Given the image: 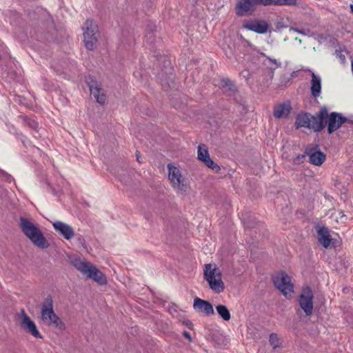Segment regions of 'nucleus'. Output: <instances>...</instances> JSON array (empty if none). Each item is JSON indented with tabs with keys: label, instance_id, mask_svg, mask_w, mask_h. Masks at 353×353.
I'll list each match as a JSON object with an SVG mask.
<instances>
[{
	"label": "nucleus",
	"instance_id": "obj_19",
	"mask_svg": "<svg viewBox=\"0 0 353 353\" xmlns=\"http://www.w3.org/2000/svg\"><path fill=\"white\" fill-rule=\"evenodd\" d=\"M311 73V86H310V92L311 95L317 98L320 96L321 93L322 89V81L320 76L316 75L313 71L311 70H307Z\"/></svg>",
	"mask_w": 353,
	"mask_h": 353
},
{
	"label": "nucleus",
	"instance_id": "obj_41",
	"mask_svg": "<svg viewBox=\"0 0 353 353\" xmlns=\"http://www.w3.org/2000/svg\"><path fill=\"white\" fill-rule=\"evenodd\" d=\"M339 57H340L341 59H345V56H344V55H343L342 54H341V53H340V54H339Z\"/></svg>",
	"mask_w": 353,
	"mask_h": 353
},
{
	"label": "nucleus",
	"instance_id": "obj_34",
	"mask_svg": "<svg viewBox=\"0 0 353 353\" xmlns=\"http://www.w3.org/2000/svg\"><path fill=\"white\" fill-rule=\"evenodd\" d=\"M159 79L161 80V81H165V83H167V85H168V87H170V85L169 84V83H167V78L166 77H164V74L163 72H161L159 74Z\"/></svg>",
	"mask_w": 353,
	"mask_h": 353
},
{
	"label": "nucleus",
	"instance_id": "obj_24",
	"mask_svg": "<svg viewBox=\"0 0 353 353\" xmlns=\"http://www.w3.org/2000/svg\"><path fill=\"white\" fill-rule=\"evenodd\" d=\"M216 310L219 316L224 321H228L231 319V314L228 307L224 305H218Z\"/></svg>",
	"mask_w": 353,
	"mask_h": 353
},
{
	"label": "nucleus",
	"instance_id": "obj_16",
	"mask_svg": "<svg viewBox=\"0 0 353 353\" xmlns=\"http://www.w3.org/2000/svg\"><path fill=\"white\" fill-rule=\"evenodd\" d=\"M194 310L199 313H203L205 316H209L214 314V308L210 302L196 297L193 302Z\"/></svg>",
	"mask_w": 353,
	"mask_h": 353
},
{
	"label": "nucleus",
	"instance_id": "obj_15",
	"mask_svg": "<svg viewBox=\"0 0 353 353\" xmlns=\"http://www.w3.org/2000/svg\"><path fill=\"white\" fill-rule=\"evenodd\" d=\"M21 321L20 322L21 327L27 333L37 339H42V336L39 332L34 322L30 319L24 310L21 312Z\"/></svg>",
	"mask_w": 353,
	"mask_h": 353
},
{
	"label": "nucleus",
	"instance_id": "obj_5",
	"mask_svg": "<svg viewBox=\"0 0 353 353\" xmlns=\"http://www.w3.org/2000/svg\"><path fill=\"white\" fill-rule=\"evenodd\" d=\"M74 266L87 278L92 279L99 285H103L107 283V279L105 274L90 263L76 260L74 263Z\"/></svg>",
	"mask_w": 353,
	"mask_h": 353
},
{
	"label": "nucleus",
	"instance_id": "obj_31",
	"mask_svg": "<svg viewBox=\"0 0 353 353\" xmlns=\"http://www.w3.org/2000/svg\"><path fill=\"white\" fill-rule=\"evenodd\" d=\"M183 324L185 325L188 328L192 330L193 328L194 324L190 320H184L183 321Z\"/></svg>",
	"mask_w": 353,
	"mask_h": 353
},
{
	"label": "nucleus",
	"instance_id": "obj_35",
	"mask_svg": "<svg viewBox=\"0 0 353 353\" xmlns=\"http://www.w3.org/2000/svg\"><path fill=\"white\" fill-rule=\"evenodd\" d=\"M159 79L161 80V81H165V83H167V85H168V87H170V85L169 84V83H167V78L166 77H164V74L163 72H161L159 74Z\"/></svg>",
	"mask_w": 353,
	"mask_h": 353
},
{
	"label": "nucleus",
	"instance_id": "obj_23",
	"mask_svg": "<svg viewBox=\"0 0 353 353\" xmlns=\"http://www.w3.org/2000/svg\"><path fill=\"white\" fill-rule=\"evenodd\" d=\"M265 6H294L296 3V0H265Z\"/></svg>",
	"mask_w": 353,
	"mask_h": 353
},
{
	"label": "nucleus",
	"instance_id": "obj_13",
	"mask_svg": "<svg viewBox=\"0 0 353 353\" xmlns=\"http://www.w3.org/2000/svg\"><path fill=\"white\" fill-rule=\"evenodd\" d=\"M197 157L199 161L215 173H219L221 171V166L210 158L208 148L204 145H199Z\"/></svg>",
	"mask_w": 353,
	"mask_h": 353
},
{
	"label": "nucleus",
	"instance_id": "obj_30",
	"mask_svg": "<svg viewBox=\"0 0 353 353\" xmlns=\"http://www.w3.org/2000/svg\"><path fill=\"white\" fill-rule=\"evenodd\" d=\"M165 69H166V70L165 72L163 70L161 72H163V74H165L166 76L168 75L169 77H168V79H171V78L173 75V74H172L173 68L171 67H169V68L165 67Z\"/></svg>",
	"mask_w": 353,
	"mask_h": 353
},
{
	"label": "nucleus",
	"instance_id": "obj_18",
	"mask_svg": "<svg viewBox=\"0 0 353 353\" xmlns=\"http://www.w3.org/2000/svg\"><path fill=\"white\" fill-rule=\"evenodd\" d=\"M54 229L65 239L70 240L74 236L73 228L68 224L62 221H55L52 224Z\"/></svg>",
	"mask_w": 353,
	"mask_h": 353
},
{
	"label": "nucleus",
	"instance_id": "obj_40",
	"mask_svg": "<svg viewBox=\"0 0 353 353\" xmlns=\"http://www.w3.org/2000/svg\"><path fill=\"white\" fill-rule=\"evenodd\" d=\"M294 30L295 32H298V33H299V34H300V32H301V30H299V29H298V28H294Z\"/></svg>",
	"mask_w": 353,
	"mask_h": 353
},
{
	"label": "nucleus",
	"instance_id": "obj_33",
	"mask_svg": "<svg viewBox=\"0 0 353 353\" xmlns=\"http://www.w3.org/2000/svg\"><path fill=\"white\" fill-rule=\"evenodd\" d=\"M183 336L186 338L190 342L192 341V337L190 336V334L187 331L183 332Z\"/></svg>",
	"mask_w": 353,
	"mask_h": 353
},
{
	"label": "nucleus",
	"instance_id": "obj_8",
	"mask_svg": "<svg viewBox=\"0 0 353 353\" xmlns=\"http://www.w3.org/2000/svg\"><path fill=\"white\" fill-rule=\"evenodd\" d=\"M265 6V0H238L235 6V14L238 17L249 16L255 11L256 6Z\"/></svg>",
	"mask_w": 353,
	"mask_h": 353
},
{
	"label": "nucleus",
	"instance_id": "obj_32",
	"mask_svg": "<svg viewBox=\"0 0 353 353\" xmlns=\"http://www.w3.org/2000/svg\"><path fill=\"white\" fill-rule=\"evenodd\" d=\"M243 223L245 228H252L253 227L252 223L250 221L246 220L245 218L243 219Z\"/></svg>",
	"mask_w": 353,
	"mask_h": 353
},
{
	"label": "nucleus",
	"instance_id": "obj_17",
	"mask_svg": "<svg viewBox=\"0 0 353 353\" xmlns=\"http://www.w3.org/2000/svg\"><path fill=\"white\" fill-rule=\"evenodd\" d=\"M168 179L172 183L174 188L182 190L183 184L181 180V174L179 168L171 164H168Z\"/></svg>",
	"mask_w": 353,
	"mask_h": 353
},
{
	"label": "nucleus",
	"instance_id": "obj_4",
	"mask_svg": "<svg viewBox=\"0 0 353 353\" xmlns=\"http://www.w3.org/2000/svg\"><path fill=\"white\" fill-rule=\"evenodd\" d=\"M41 318L48 326L54 327L61 331L65 329L64 322L54 312L53 300L50 295H48L41 304Z\"/></svg>",
	"mask_w": 353,
	"mask_h": 353
},
{
	"label": "nucleus",
	"instance_id": "obj_28",
	"mask_svg": "<svg viewBox=\"0 0 353 353\" xmlns=\"http://www.w3.org/2000/svg\"><path fill=\"white\" fill-rule=\"evenodd\" d=\"M306 156H307V154H305V151L304 152V154H300L296 155L293 159V163L295 165H299V164L303 163Z\"/></svg>",
	"mask_w": 353,
	"mask_h": 353
},
{
	"label": "nucleus",
	"instance_id": "obj_20",
	"mask_svg": "<svg viewBox=\"0 0 353 353\" xmlns=\"http://www.w3.org/2000/svg\"><path fill=\"white\" fill-rule=\"evenodd\" d=\"M291 110L292 106L289 101L276 104L274 107L273 115L276 119L287 118Z\"/></svg>",
	"mask_w": 353,
	"mask_h": 353
},
{
	"label": "nucleus",
	"instance_id": "obj_37",
	"mask_svg": "<svg viewBox=\"0 0 353 353\" xmlns=\"http://www.w3.org/2000/svg\"><path fill=\"white\" fill-rule=\"evenodd\" d=\"M136 156H137V160L139 163H141V161L140 160L141 159V154H140V152H137V154H136Z\"/></svg>",
	"mask_w": 353,
	"mask_h": 353
},
{
	"label": "nucleus",
	"instance_id": "obj_12",
	"mask_svg": "<svg viewBox=\"0 0 353 353\" xmlns=\"http://www.w3.org/2000/svg\"><path fill=\"white\" fill-rule=\"evenodd\" d=\"M305 154L309 157V162L316 166L321 165L326 159V155L320 150L319 145H307Z\"/></svg>",
	"mask_w": 353,
	"mask_h": 353
},
{
	"label": "nucleus",
	"instance_id": "obj_38",
	"mask_svg": "<svg viewBox=\"0 0 353 353\" xmlns=\"http://www.w3.org/2000/svg\"><path fill=\"white\" fill-rule=\"evenodd\" d=\"M51 189V191H52V193L54 194V195H56V196H58L59 195V192L58 191H56L54 188H50Z\"/></svg>",
	"mask_w": 353,
	"mask_h": 353
},
{
	"label": "nucleus",
	"instance_id": "obj_6",
	"mask_svg": "<svg viewBox=\"0 0 353 353\" xmlns=\"http://www.w3.org/2000/svg\"><path fill=\"white\" fill-rule=\"evenodd\" d=\"M203 275L211 290L218 294L223 292L225 285L221 279V273L217 268H212L210 263L205 264Z\"/></svg>",
	"mask_w": 353,
	"mask_h": 353
},
{
	"label": "nucleus",
	"instance_id": "obj_29",
	"mask_svg": "<svg viewBox=\"0 0 353 353\" xmlns=\"http://www.w3.org/2000/svg\"><path fill=\"white\" fill-rule=\"evenodd\" d=\"M1 172L6 181L10 183L11 181H14V178L10 174L7 173L3 170H1Z\"/></svg>",
	"mask_w": 353,
	"mask_h": 353
},
{
	"label": "nucleus",
	"instance_id": "obj_42",
	"mask_svg": "<svg viewBox=\"0 0 353 353\" xmlns=\"http://www.w3.org/2000/svg\"><path fill=\"white\" fill-rule=\"evenodd\" d=\"M277 27H278V28H283V27H284V26H282V24H280V23H278V24H277Z\"/></svg>",
	"mask_w": 353,
	"mask_h": 353
},
{
	"label": "nucleus",
	"instance_id": "obj_25",
	"mask_svg": "<svg viewBox=\"0 0 353 353\" xmlns=\"http://www.w3.org/2000/svg\"><path fill=\"white\" fill-rule=\"evenodd\" d=\"M211 341L214 344V345L221 347L225 345V338L222 334L216 332H214L210 336Z\"/></svg>",
	"mask_w": 353,
	"mask_h": 353
},
{
	"label": "nucleus",
	"instance_id": "obj_26",
	"mask_svg": "<svg viewBox=\"0 0 353 353\" xmlns=\"http://www.w3.org/2000/svg\"><path fill=\"white\" fill-rule=\"evenodd\" d=\"M269 341L274 350L280 347L281 344V341L276 333L270 334Z\"/></svg>",
	"mask_w": 353,
	"mask_h": 353
},
{
	"label": "nucleus",
	"instance_id": "obj_7",
	"mask_svg": "<svg viewBox=\"0 0 353 353\" xmlns=\"http://www.w3.org/2000/svg\"><path fill=\"white\" fill-rule=\"evenodd\" d=\"M83 41L88 50H92L98 41L96 36L98 32V26L92 20L87 19L84 23Z\"/></svg>",
	"mask_w": 353,
	"mask_h": 353
},
{
	"label": "nucleus",
	"instance_id": "obj_9",
	"mask_svg": "<svg viewBox=\"0 0 353 353\" xmlns=\"http://www.w3.org/2000/svg\"><path fill=\"white\" fill-rule=\"evenodd\" d=\"M273 283L276 289H278L285 297L291 295L294 292V285L291 281V278L285 272L272 276Z\"/></svg>",
	"mask_w": 353,
	"mask_h": 353
},
{
	"label": "nucleus",
	"instance_id": "obj_1",
	"mask_svg": "<svg viewBox=\"0 0 353 353\" xmlns=\"http://www.w3.org/2000/svg\"><path fill=\"white\" fill-rule=\"evenodd\" d=\"M347 121L341 113L332 112L329 114L327 107L323 106L316 116L309 112L299 114L296 117L295 125L296 128H305L318 132L322 131L327 125V132L331 134Z\"/></svg>",
	"mask_w": 353,
	"mask_h": 353
},
{
	"label": "nucleus",
	"instance_id": "obj_21",
	"mask_svg": "<svg viewBox=\"0 0 353 353\" xmlns=\"http://www.w3.org/2000/svg\"><path fill=\"white\" fill-rule=\"evenodd\" d=\"M221 88L223 93L228 97L234 96L237 92L234 83L229 79H223L221 81Z\"/></svg>",
	"mask_w": 353,
	"mask_h": 353
},
{
	"label": "nucleus",
	"instance_id": "obj_10",
	"mask_svg": "<svg viewBox=\"0 0 353 353\" xmlns=\"http://www.w3.org/2000/svg\"><path fill=\"white\" fill-rule=\"evenodd\" d=\"M313 299L314 294L311 288L309 286L304 287L298 298V302L306 316H310L313 312Z\"/></svg>",
	"mask_w": 353,
	"mask_h": 353
},
{
	"label": "nucleus",
	"instance_id": "obj_39",
	"mask_svg": "<svg viewBox=\"0 0 353 353\" xmlns=\"http://www.w3.org/2000/svg\"><path fill=\"white\" fill-rule=\"evenodd\" d=\"M350 8L351 12H352V14H353V4H350Z\"/></svg>",
	"mask_w": 353,
	"mask_h": 353
},
{
	"label": "nucleus",
	"instance_id": "obj_22",
	"mask_svg": "<svg viewBox=\"0 0 353 353\" xmlns=\"http://www.w3.org/2000/svg\"><path fill=\"white\" fill-rule=\"evenodd\" d=\"M318 239L324 248H328L331 243L330 235L327 228L325 226L321 227L317 230Z\"/></svg>",
	"mask_w": 353,
	"mask_h": 353
},
{
	"label": "nucleus",
	"instance_id": "obj_2",
	"mask_svg": "<svg viewBox=\"0 0 353 353\" xmlns=\"http://www.w3.org/2000/svg\"><path fill=\"white\" fill-rule=\"evenodd\" d=\"M254 63L261 64L263 80L261 84L268 87L274 78V71L281 66V63L275 59H272L263 52H257L253 56Z\"/></svg>",
	"mask_w": 353,
	"mask_h": 353
},
{
	"label": "nucleus",
	"instance_id": "obj_11",
	"mask_svg": "<svg viewBox=\"0 0 353 353\" xmlns=\"http://www.w3.org/2000/svg\"><path fill=\"white\" fill-rule=\"evenodd\" d=\"M85 83L89 87L91 94L95 98L97 102L101 105L105 104L106 96L101 92V83L91 75L85 77Z\"/></svg>",
	"mask_w": 353,
	"mask_h": 353
},
{
	"label": "nucleus",
	"instance_id": "obj_36",
	"mask_svg": "<svg viewBox=\"0 0 353 353\" xmlns=\"http://www.w3.org/2000/svg\"><path fill=\"white\" fill-rule=\"evenodd\" d=\"M310 33V30H302L301 32H300V34L303 35H307Z\"/></svg>",
	"mask_w": 353,
	"mask_h": 353
},
{
	"label": "nucleus",
	"instance_id": "obj_3",
	"mask_svg": "<svg viewBox=\"0 0 353 353\" xmlns=\"http://www.w3.org/2000/svg\"><path fill=\"white\" fill-rule=\"evenodd\" d=\"M19 225L23 233L39 248H47L49 243L41 230L28 219L20 216Z\"/></svg>",
	"mask_w": 353,
	"mask_h": 353
},
{
	"label": "nucleus",
	"instance_id": "obj_14",
	"mask_svg": "<svg viewBox=\"0 0 353 353\" xmlns=\"http://www.w3.org/2000/svg\"><path fill=\"white\" fill-rule=\"evenodd\" d=\"M270 26L265 20L251 19L243 23V28L258 34H265L268 32Z\"/></svg>",
	"mask_w": 353,
	"mask_h": 353
},
{
	"label": "nucleus",
	"instance_id": "obj_27",
	"mask_svg": "<svg viewBox=\"0 0 353 353\" xmlns=\"http://www.w3.org/2000/svg\"><path fill=\"white\" fill-rule=\"evenodd\" d=\"M24 121L26 125L32 130H37L39 127V123L34 119L26 117Z\"/></svg>",
	"mask_w": 353,
	"mask_h": 353
}]
</instances>
